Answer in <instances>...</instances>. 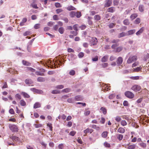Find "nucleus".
Listing matches in <instances>:
<instances>
[{
	"instance_id": "1",
	"label": "nucleus",
	"mask_w": 149,
	"mask_h": 149,
	"mask_svg": "<svg viewBox=\"0 0 149 149\" xmlns=\"http://www.w3.org/2000/svg\"><path fill=\"white\" fill-rule=\"evenodd\" d=\"M8 127L10 130L13 132H17L18 131L19 129L17 125L14 124H10Z\"/></svg>"
},
{
	"instance_id": "2",
	"label": "nucleus",
	"mask_w": 149,
	"mask_h": 149,
	"mask_svg": "<svg viewBox=\"0 0 149 149\" xmlns=\"http://www.w3.org/2000/svg\"><path fill=\"white\" fill-rule=\"evenodd\" d=\"M97 42V40L96 38H92L91 39L90 41V43L91 46L96 45Z\"/></svg>"
},
{
	"instance_id": "3",
	"label": "nucleus",
	"mask_w": 149,
	"mask_h": 149,
	"mask_svg": "<svg viewBox=\"0 0 149 149\" xmlns=\"http://www.w3.org/2000/svg\"><path fill=\"white\" fill-rule=\"evenodd\" d=\"M130 31H128L126 33H125L123 32L119 33L118 36L119 38H120L126 36L130 35Z\"/></svg>"
},
{
	"instance_id": "4",
	"label": "nucleus",
	"mask_w": 149,
	"mask_h": 149,
	"mask_svg": "<svg viewBox=\"0 0 149 149\" xmlns=\"http://www.w3.org/2000/svg\"><path fill=\"white\" fill-rule=\"evenodd\" d=\"M112 0H106L104 5V7L107 8L110 6L112 4Z\"/></svg>"
},
{
	"instance_id": "5",
	"label": "nucleus",
	"mask_w": 149,
	"mask_h": 149,
	"mask_svg": "<svg viewBox=\"0 0 149 149\" xmlns=\"http://www.w3.org/2000/svg\"><path fill=\"white\" fill-rule=\"evenodd\" d=\"M132 89L135 92L140 91L141 89V87L137 85H134L132 86Z\"/></svg>"
},
{
	"instance_id": "6",
	"label": "nucleus",
	"mask_w": 149,
	"mask_h": 149,
	"mask_svg": "<svg viewBox=\"0 0 149 149\" xmlns=\"http://www.w3.org/2000/svg\"><path fill=\"white\" fill-rule=\"evenodd\" d=\"M93 131V130L92 129H90L89 128H87L86 130H85L84 132L85 134L84 135V136H85L86 135V134L87 133H91Z\"/></svg>"
},
{
	"instance_id": "7",
	"label": "nucleus",
	"mask_w": 149,
	"mask_h": 149,
	"mask_svg": "<svg viewBox=\"0 0 149 149\" xmlns=\"http://www.w3.org/2000/svg\"><path fill=\"white\" fill-rule=\"evenodd\" d=\"M144 30V27H141L139 30L137 31L136 33V35L137 36H139L143 32Z\"/></svg>"
},
{
	"instance_id": "8",
	"label": "nucleus",
	"mask_w": 149,
	"mask_h": 149,
	"mask_svg": "<svg viewBox=\"0 0 149 149\" xmlns=\"http://www.w3.org/2000/svg\"><path fill=\"white\" fill-rule=\"evenodd\" d=\"M123 61V59L122 57H119L118 58L116 62L118 64L120 65L122 63Z\"/></svg>"
},
{
	"instance_id": "9",
	"label": "nucleus",
	"mask_w": 149,
	"mask_h": 149,
	"mask_svg": "<svg viewBox=\"0 0 149 149\" xmlns=\"http://www.w3.org/2000/svg\"><path fill=\"white\" fill-rule=\"evenodd\" d=\"M74 99L76 101H81L83 100V98L81 95H78L75 97Z\"/></svg>"
},
{
	"instance_id": "10",
	"label": "nucleus",
	"mask_w": 149,
	"mask_h": 149,
	"mask_svg": "<svg viewBox=\"0 0 149 149\" xmlns=\"http://www.w3.org/2000/svg\"><path fill=\"white\" fill-rule=\"evenodd\" d=\"M27 21V19L25 17L23 18L22 22L20 23L19 25L20 26H23L24 25V23L26 22Z\"/></svg>"
},
{
	"instance_id": "11",
	"label": "nucleus",
	"mask_w": 149,
	"mask_h": 149,
	"mask_svg": "<svg viewBox=\"0 0 149 149\" xmlns=\"http://www.w3.org/2000/svg\"><path fill=\"white\" fill-rule=\"evenodd\" d=\"M115 11V8L114 7H112L109 8L107 9L108 12L110 13H113Z\"/></svg>"
},
{
	"instance_id": "12",
	"label": "nucleus",
	"mask_w": 149,
	"mask_h": 149,
	"mask_svg": "<svg viewBox=\"0 0 149 149\" xmlns=\"http://www.w3.org/2000/svg\"><path fill=\"white\" fill-rule=\"evenodd\" d=\"M25 82L27 85L31 84L33 83L32 80L30 79H26L25 81Z\"/></svg>"
},
{
	"instance_id": "13",
	"label": "nucleus",
	"mask_w": 149,
	"mask_h": 149,
	"mask_svg": "<svg viewBox=\"0 0 149 149\" xmlns=\"http://www.w3.org/2000/svg\"><path fill=\"white\" fill-rule=\"evenodd\" d=\"M108 56L106 55L104 56L101 59V61L102 62H106L108 59Z\"/></svg>"
},
{
	"instance_id": "14",
	"label": "nucleus",
	"mask_w": 149,
	"mask_h": 149,
	"mask_svg": "<svg viewBox=\"0 0 149 149\" xmlns=\"http://www.w3.org/2000/svg\"><path fill=\"white\" fill-rule=\"evenodd\" d=\"M108 134L107 131L103 132L101 134L103 138H106Z\"/></svg>"
},
{
	"instance_id": "15",
	"label": "nucleus",
	"mask_w": 149,
	"mask_h": 149,
	"mask_svg": "<svg viewBox=\"0 0 149 149\" xmlns=\"http://www.w3.org/2000/svg\"><path fill=\"white\" fill-rule=\"evenodd\" d=\"M66 8L69 11L76 10V8L72 6H68Z\"/></svg>"
},
{
	"instance_id": "16",
	"label": "nucleus",
	"mask_w": 149,
	"mask_h": 149,
	"mask_svg": "<svg viewBox=\"0 0 149 149\" xmlns=\"http://www.w3.org/2000/svg\"><path fill=\"white\" fill-rule=\"evenodd\" d=\"M37 80L38 82H43L45 81V78L42 77H39L37 79Z\"/></svg>"
},
{
	"instance_id": "17",
	"label": "nucleus",
	"mask_w": 149,
	"mask_h": 149,
	"mask_svg": "<svg viewBox=\"0 0 149 149\" xmlns=\"http://www.w3.org/2000/svg\"><path fill=\"white\" fill-rule=\"evenodd\" d=\"M40 107V104L38 102H36L34 105L33 108L34 109H36L38 108H39Z\"/></svg>"
},
{
	"instance_id": "18",
	"label": "nucleus",
	"mask_w": 149,
	"mask_h": 149,
	"mask_svg": "<svg viewBox=\"0 0 149 149\" xmlns=\"http://www.w3.org/2000/svg\"><path fill=\"white\" fill-rule=\"evenodd\" d=\"M125 131V129L121 127L119 128L118 130V132L121 133H123Z\"/></svg>"
},
{
	"instance_id": "19",
	"label": "nucleus",
	"mask_w": 149,
	"mask_h": 149,
	"mask_svg": "<svg viewBox=\"0 0 149 149\" xmlns=\"http://www.w3.org/2000/svg\"><path fill=\"white\" fill-rule=\"evenodd\" d=\"M10 138L12 139L13 141H17L18 140L19 138L16 136L12 135L10 136Z\"/></svg>"
},
{
	"instance_id": "20",
	"label": "nucleus",
	"mask_w": 149,
	"mask_h": 149,
	"mask_svg": "<svg viewBox=\"0 0 149 149\" xmlns=\"http://www.w3.org/2000/svg\"><path fill=\"white\" fill-rule=\"evenodd\" d=\"M94 19L96 21H99L101 19V17L99 15H97L94 16Z\"/></svg>"
},
{
	"instance_id": "21",
	"label": "nucleus",
	"mask_w": 149,
	"mask_h": 149,
	"mask_svg": "<svg viewBox=\"0 0 149 149\" xmlns=\"http://www.w3.org/2000/svg\"><path fill=\"white\" fill-rule=\"evenodd\" d=\"M19 103L21 106H25L26 105V102L22 99L20 100Z\"/></svg>"
},
{
	"instance_id": "22",
	"label": "nucleus",
	"mask_w": 149,
	"mask_h": 149,
	"mask_svg": "<svg viewBox=\"0 0 149 149\" xmlns=\"http://www.w3.org/2000/svg\"><path fill=\"white\" fill-rule=\"evenodd\" d=\"M116 136H117V138L119 141L121 140L123 138V135L122 134H117L116 135Z\"/></svg>"
},
{
	"instance_id": "23",
	"label": "nucleus",
	"mask_w": 149,
	"mask_h": 149,
	"mask_svg": "<svg viewBox=\"0 0 149 149\" xmlns=\"http://www.w3.org/2000/svg\"><path fill=\"white\" fill-rule=\"evenodd\" d=\"M92 128L96 130H100V127L97 126L96 125H92Z\"/></svg>"
},
{
	"instance_id": "24",
	"label": "nucleus",
	"mask_w": 149,
	"mask_h": 149,
	"mask_svg": "<svg viewBox=\"0 0 149 149\" xmlns=\"http://www.w3.org/2000/svg\"><path fill=\"white\" fill-rule=\"evenodd\" d=\"M100 110L105 115L106 114L107 111L106 109L105 108L102 107L101 108Z\"/></svg>"
},
{
	"instance_id": "25",
	"label": "nucleus",
	"mask_w": 149,
	"mask_h": 149,
	"mask_svg": "<svg viewBox=\"0 0 149 149\" xmlns=\"http://www.w3.org/2000/svg\"><path fill=\"white\" fill-rule=\"evenodd\" d=\"M58 31L60 33L62 34H63L64 33V29L63 27H60L58 29Z\"/></svg>"
},
{
	"instance_id": "26",
	"label": "nucleus",
	"mask_w": 149,
	"mask_h": 149,
	"mask_svg": "<svg viewBox=\"0 0 149 149\" xmlns=\"http://www.w3.org/2000/svg\"><path fill=\"white\" fill-rule=\"evenodd\" d=\"M144 6L142 5H140L139 6V10L141 12H143L144 11Z\"/></svg>"
},
{
	"instance_id": "27",
	"label": "nucleus",
	"mask_w": 149,
	"mask_h": 149,
	"mask_svg": "<svg viewBox=\"0 0 149 149\" xmlns=\"http://www.w3.org/2000/svg\"><path fill=\"white\" fill-rule=\"evenodd\" d=\"M125 95L127 97L130 98V92L129 91L126 92L125 93Z\"/></svg>"
},
{
	"instance_id": "28",
	"label": "nucleus",
	"mask_w": 149,
	"mask_h": 149,
	"mask_svg": "<svg viewBox=\"0 0 149 149\" xmlns=\"http://www.w3.org/2000/svg\"><path fill=\"white\" fill-rule=\"evenodd\" d=\"M75 15L77 18H79L81 16V12H75Z\"/></svg>"
},
{
	"instance_id": "29",
	"label": "nucleus",
	"mask_w": 149,
	"mask_h": 149,
	"mask_svg": "<svg viewBox=\"0 0 149 149\" xmlns=\"http://www.w3.org/2000/svg\"><path fill=\"white\" fill-rule=\"evenodd\" d=\"M22 94L23 95L24 97L29 98L30 97V96L27 93L25 92H22Z\"/></svg>"
},
{
	"instance_id": "30",
	"label": "nucleus",
	"mask_w": 149,
	"mask_h": 149,
	"mask_svg": "<svg viewBox=\"0 0 149 149\" xmlns=\"http://www.w3.org/2000/svg\"><path fill=\"white\" fill-rule=\"evenodd\" d=\"M141 22L140 19L139 18H137L134 21V23L135 24H139Z\"/></svg>"
},
{
	"instance_id": "31",
	"label": "nucleus",
	"mask_w": 149,
	"mask_h": 149,
	"mask_svg": "<svg viewBox=\"0 0 149 149\" xmlns=\"http://www.w3.org/2000/svg\"><path fill=\"white\" fill-rule=\"evenodd\" d=\"M75 12L74 11H71L70 13V16L71 17H74L75 15Z\"/></svg>"
},
{
	"instance_id": "32",
	"label": "nucleus",
	"mask_w": 149,
	"mask_h": 149,
	"mask_svg": "<svg viewBox=\"0 0 149 149\" xmlns=\"http://www.w3.org/2000/svg\"><path fill=\"white\" fill-rule=\"evenodd\" d=\"M122 47H118L116 49L115 52H119L122 50Z\"/></svg>"
},
{
	"instance_id": "33",
	"label": "nucleus",
	"mask_w": 149,
	"mask_h": 149,
	"mask_svg": "<svg viewBox=\"0 0 149 149\" xmlns=\"http://www.w3.org/2000/svg\"><path fill=\"white\" fill-rule=\"evenodd\" d=\"M54 6L56 8H61L62 7V5L60 3L58 2L55 3Z\"/></svg>"
},
{
	"instance_id": "34",
	"label": "nucleus",
	"mask_w": 149,
	"mask_h": 149,
	"mask_svg": "<svg viewBox=\"0 0 149 149\" xmlns=\"http://www.w3.org/2000/svg\"><path fill=\"white\" fill-rule=\"evenodd\" d=\"M84 56V53L82 52H79L78 55V56L79 58H82Z\"/></svg>"
},
{
	"instance_id": "35",
	"label": "nucleus",
	"mask_w": 149,
	"mask_h": 149,
	"mask_svg": "<svg viewBox=\"0 0 149 149\" xmlns=\"http://www.w3.org/2000/svg\"><path fill=\"white\" fill-rule=\"evenodd\" d=\"M35 127L36 128L41 127L42 126V125L39 123H37L34 124Z\"/></svg>"
},
{
	"instance_id": "36",
	"label": "nucleus",
	"mask_w": 149,
	"mask_h": 149,
	"mask_svg": "<svg viewBox=\"0 0 149 149\" xmlns=\"http://www.w3.org/2000/svg\"><path fill=\"white\" fill-rule=\"evenodd\" d=\"M70 89L68 88H65L62 90V91L63 92H64L65 93H68L70 91Z\"/></svg>"
},
{
	"instance_id": "37",
	"label": "nucleus",
	"mask_w": 149,
	"mask_h": 149,
	"mask_svg": "<svg viewBox=\"0 0 149 149\" xmlns=\"http://www.w3.org/2000/svg\"><path fill=\"white\" fill-rule=\"evenodd\" d=\"M70 33L71 34H73L74 36H76L78 34V32L77 31H70Z\"/></svg>"
},
{
	"instance_id": "38",
	"label": "nucleus",
	"mask_w": 149,
	"mask_h": 149,
	"mask_svg": "<svg viewBox=\"0 0 149 149\" xmlns=\"http://www.w3.org/2000/svg\"><path fill=\"white\" fill-rule=\"evenodd\" d=\"M40 24H35L34 26V28L36 29H37L40 28Z\"/></svg>"
},
{
	"instance_id": "39",
	"label": "nucleus",
	"mask_w": 149,
	"mask_h": 149,
	"mask_svg": "<svg viewBox=\"0 0 149 149\" xmlns=\"http://www.w3.org/2000/svg\"><path fill=\"white\" fill-rule=\"evenodd\" d=\"M52 93L53 94H57L58 93H60V91L57 90H54L52 91Z\"/></svg>"
},
{
	"instance_id": "40",
	"label": "nucleus",
	"mask_w": 149,
	"mask_h": 149,
	"mask_svg": "<svg viewBox=\"0 0 149 149\" xmlns=\"http://www.w3.org/2000/svg\"><path fill=\"white\" fill-rule=\"evenodd\" d=\"M104 145L105 147L107 148H110L111 146L110 144L108 143L107 142H105L104 143Z\"/></svg>"
},
{
	"instance_id": "41",
	"label": "nucleus",
	"mask_w": 149,
	"mask_h": 149,
	"mask_svg": "<svg viewBox=\"0 0 149 149\" xmlns=\"http://www.w3.org/2000/svg\"><path fill=\"white\" fill-rule=\"evenodd\" d=\"M63 11V10L61 8L57 9L56 10V11L57 14H59V13L62 12Z\"/></svg>"
},
{
	"instance_id": "42",
	"label": "nucleus",
	"mask_w": 149,
	"mask_h": 149,
	"mask_svg": "<svg viewBox=\"0 0 149 149\" xmlns=\"http://www.w3.org/2000/svg\"><path fill=\"white\" fill-rule=\"evenodd\" d=\"M137 59V57L136 56H134L131 58V62L132 61H136Z\"/></svg>"
},
{
	"instance_id": "43",
	"label": "nucleus",
	"mask_w": 149,
	"mask_h": 149,
	"mask_svg": "<svg viewBox=\"0 0 149 149\" xmlns=\"http://www.w3.org/2000/svg\"><path fill=\"white\" fill-rule=\"evenodd\" d=\"M137 16V15L136 13H134L131 15V19H134Z\"/></svg>"
},
{
	"instance_id": "44",
	"label": "nucleus",
	"mask_w": 149,
	"mask_h": 149,
	"mask_svg": "<svg viewBox=\"0 0 149 149\" xmlns=\"http://www.w3.org/2000/svg\"><path fill=\"white\" fill-rule=\"evenodd\" d=\"M64 88V86L62 85H58L56 86V88L57 89H61Z\"/></svg>"
},
{
	"instance_id": "45",
	"label": "nucleus",
	"mask_w": 149,
	"mask_h": 149,
	"mask_svg": "<svg viewBox=\"0 0 149 149\" xmlns=\"http://www.w3.org/2000/svg\"><path fill=\"white\" fill-rule=\"evenodd\" d=\"M149 58V53L147 54L144 56V60L145 61H146Z\"/></svg>"
},
{
	"instance_id": "46",
	"label": "nucleus",
	"mask_w": 149,
	"mask_h": 149,
	"mask_svg": "<svg viewBox=\"0 0 149 149\" xmlns=\"http://www.w3.org/2000/svg\"><path fill=\"white\" fill-rule=\"evenodd\" d=\"M76 132L75 131H72L69 133V135L72 136H74L76 134Z\"/></svg>"
},
{
	"instance_id": "47",
	"label": "nucleus",
	"mask_w": 149,
	"mask_h": 149,
	"mask_svg": "<svg viewBox=\"0 0 149 149\" xmlns=\"http://www.w3.org/2000/svg\"><path fill=\"white\" fill-rule=\"evenodd\" d=\"M31 32L30 31H27L23 33V35L24 36H27L28 35H29L31 34Z\"/></svg>"
},
{
	"instance_id": "48",
	"label": "nucleus",
	"mask_w": 149,
	"mask_h": 149,
	"mask_svg": "<svg viewBox=\"0 0 149 149\" xmlns=\"http://www.w3.org/2000/svg\"><path fill=\"white\" fill-rule=\"evenodd\" d=\"M31 6L33 8L35 9L38 8V7L37 6L36 4L35 3H33L31 4Z\"/></svg>"
},
{
	"instance_id": "49",
	"label": "nucleus",
	"mask_w": 149,
	"mask_h": 149,
	"mask_svg": "<svg viewBox=\"0 0 149 149\" xmlns=\"http://www.w3.org/2000/svg\"><path fill=\"white\" fill-rule=\"evenodd\" d=\"M22 63L24 65H29L31 64L30 63L24 60H23L22 61Z\"/></svg>"
},
{
	"instance_id": "50",
	"label": "nucleus",
	"mask_w": 149,
	"mask_h": 149,
	"mask_svg": "<svg viewBox=\"0 0 149 149\" xmlns=\"http://www.w3.org/2000/svg\"><path fill=\"white\" fill-rule=\"evenodd\" d=\"M36 74L37 75H40V76H44V74L43 73H41L40 72L36 71Z\"/></svg>"
},
{
	"instance_id": "51",
	"label": "nucleus",
	"mask_w": 149,
	"mask_h": 149,
	"mask_svg": "<svg viewBox=\"0 0 149 149\" xmlns=\"http://www.w3.org/2000/svg\"><path fill=\"white\" fill-rule=\"evenodd\" d=\"M47 126L49 127V130L50 131H52V124L51 123H47Z\"/></svg>"
},
{
	"instance_id": "52",
	"label": "nucleus",
	"mask_w": 149,
	"mask_h": 149,
	"mask_svg": "<svg viewBox=\"0 0 149 149\" xmlns=\"http://www.w3.org/2000/svg\"><path fill=\"white\" fill-rule=\"evenodd\" d=\"M140 145L142 147L144 148L146 146V144L145 143H141L140 144Z\"/></svg>"
},
{
	"instance_id": "53",
	"label": "nucleus",
	"mask_w": 149,
	"mask_h": 149,
	"mask_svg": "<svg viewBox=\"0 0 149 149\" xmlns=\"http://www.w3.org/2000/svg\"><path fill=\"white\" fill-rule=\"evenodd\" d=\"M141 68L140 67H137L136 68L133 69V71L134 72H138L141 70Z\"/></svg>"
},
{
	"instance_id": "54",
	"label": "nucleus",
	"mask_w": 149,
	"mask_h": 149,
	"mask_svg": "<svg viewBox=\"0 0 149 149\" xmlns=\"http://www.w3.org/2000/svg\"><path fill=\"white\" fill-rule=\"evenodd\" d=\"M139 79V77L136 76L135 77H131V79L133 80H138Z\"/></svg>"
},
{
	"instance_id": "55",
	"label": "nucleus",
	"mask_w": 149,
	"mask_h": 149,
	"mask_svg": "<svg viewBox=\"0 0 149 149\" xmlns=\"http://www.w3.org/2000/svg\"><path fill=\"white\" fill-rule=\"evenodd\" d=\"M123 23L125 25H127L129 24V22L127 19H125Z\"/></svg>"
},
{
	"instance_id": "56",
	"label": "nucleus",
	"mask_w": 149,
	"mask_h": 149,
	"mask_svg": "<svg viewBox=\"0 0 149 149\" xmlns=\"http://www.w3.org/2000/svg\"><path fill=\"white\" fill-rule=\"evenodd\" d=\"M78 25L77 24H75L73 25V29L75 31H78Z\"/></svg>"
},
{
	"instance_id": "57",
	"label": "nucleus",
	"mask_w": 149,
	"mask_h": 149,
	"mask_svg": "<svg viewBox=\"0 0 149 149\" xmlns=\"http://www.w3.org/2000/svg\"><path fill=\"white\" fill-rule=\"evenodd\" d=\"M116 120L118 122L120 121L121 120L120 117L119 116H117L115 118Z\"/></svg>"
},
{
	"instance_id": "58",
	"label": "nucleus",
	"mask_w": 149,
	"mask_h": 149,
	"mask_svg": "<svg viewBox=\"0 0 149 149\" xmlns=\"http://www.w3.org/2000/svg\"><path fill=\"white\" fill-rule=\"evenodd\" d=\"M15 97L16 99L20 100L21 98V96L19 94H17L15 95Z\"/></svg>"
},
{
	"instance_id": "59",
	"label": "nucleus",
	"mask_w": 149,
	"mask_h": 149,
	"mask_svg": "<svg viewBox=\"0 0 149 149\" xmlns=\"http://www.w3.org/2000/svg\"><path fill=\"white\" fill-rule=\"evenodd\" d=\"M9 113L11 114H14L15 113V112L14 110L12 108L10 109L9 110Z\"/></svg>"
},
{
	"instance_id": "60",
	"label": "nucleus",
	"mask_w": 149,
	"mask_h": 149,
	"mask_svg": "<svg viewBox=\"0 0 149 149\" xmlns=\"http://www.w3.org/2000/svg\"><path fill=\"white\" fill-rule=\"evenodd\" d=\"M98 60V57L97 56H96L95 57L93 58L92 60L93 61H96Z\"/></svg>"
},
{
	"instance_id": "61",
	"label": "nucleus",
	"mask_w": 149,
	"mask_h": 149,
	"mask_svg": "<svg viewBox=\"0 0 149 149\" xmlns=\"http://www.w3.org/2000/svg\"><path fill=\"white\" fill-rule=\"evenodd\" d=\"M115 25V24L114 23H111L109 25V26L110 28H112Z\"/></svg>"
},
{
	"instance_id": "62",
	"label": "nucleus",
	"mask_w": 149,
	"mask_h": 149,
	"mask_svg": "<svg viewBox=\"0 0 149 149\" xmlns=\"http://www.w3.org/2000/svg\"><path fill=\"white\" fill-rule=\"evenodd\" d=\"M63 143L60 144L58 146V148L59 149H63Z\"/></svg>"
},
{
	"instance_id": "63",
	"label": "nucleus",
	"mask_w": 149,
	"mask_h": 149,
	"mask_svg": "<svg viewBox=\"0 0 149 149\" xmlns=\"http://www.w3.org/2000/svg\"><path fill=\"white\" fill-rule=\"evenodd\" d=\"M121 124L123 126H125L127 125V123L125 120H123L121 121Z\"/></svg>"
},
{
	"instance_id": "64",
	"label": "nucleus",
	"mask_w": 149,
	"mask_h": 149,
	"mask_svg": "<svg viewBox=\"0 0 149 149\" xmlns=\"http://www.w3.org/2000/svg\"><path fill=\"white\" fill-rule=\"evenodd\" d=\"M75 74V71L74 70H71L69 72V74L70 75H74Z\"/></svg>"
}]
</instances>
